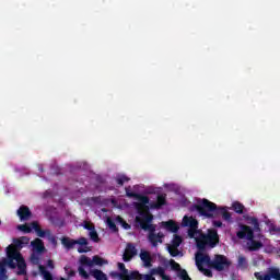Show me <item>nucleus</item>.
<instances>
[{
	"label": "nucleus",
	"mask_w": 280,
	"mask_h": 280,
	"mask_svg": "<svg viewBox=\"0 0 280 280\" xmlns=\"http://www.w3.org/2000/svg\"><path fill=\"white\" fill-rule=\"evenodd\" d=\"M14 270L18 268V275H27V264L21 252L13 245L7 247V258L0 260V280H8V269Z\"/></svg>",
	"instance_id": "obj_1"
},
{
	"label": "nucleus",
	"mask_w": 280,
	"mask_h": 280,
	"mask_svg": "<svg viewBox=\"0 0 280 280\" xmlns=\"http://www.w3.org/2000/svg\"><path fill=\"white\" fill-rule=\"evenodd\" d=\"M196 266L199 272H202L205 277H213V271L211 269L205 268L202 265L206 264L208 268H212V270H217L218 272H222V270H226V268L231 267V261L226 256L217 254L214 258L211 260V256L202 253H198L195 258Z\"/></svg>",
	"instance_id": "obj_2"
},
{
	"label": "nucleus",
	"mask_w": 280,
	"mask_h": 280,
	"mask_svg": "<svg viewBox=\"0 0 280 280\" xmlns=\"http://www.w3.org/2000/svg\"><path fill=\"white\" fill-rule=\"evenodd\" d=\"M190 211H197L199 215L203 218H213L215 215H222L223 220L229 222L231 220V212L225 208H218V205L211 202L209 199H202L201 202L192 205Z\"/></svg>",
	"instance_id": "obj_3"
},
{
	"label": "nucleus",
	"mask_w": 280,
	"mask_h": 280,
	"mask_svg": "<svg viewBox=\"0 0 280 280\" xmlns=\"http://www.w3.org/2000/svg\"><path fill=\"white\" fill-rule=\"evenodd\" d=\"M152 220H154V215H144L143 218L136 217V222L140 224L142 231H149L148 240L153 247L159 246V244H163V237L165 235L163 233L156 234V225L152 224Z\"/></svg>",
	"instance_id": "obj_4"
},
{
	"label": "nucleus",
	"mask_w": 280,
	"mask_h": 280,
	"mask_svg": "<svg viewBox=\"0 0 280 280\" xmlns=\"http://www.w3.org/2000/svg\"><path fill=\"white\" fill-rule=\"evenodd\" d=\"M240 231L236 232V237L238 240H247L248 243V250L250 253H255L264 248V243L260 241L255 240V231L253 228L246 224H240Z\"/></svg>",
	"instance_id": "obj_5"
},
{
	"label": "nucleus",
	"mask_w": 280,
	"mask_h": 280,
	"mask_svg": "<svg viewBox=\"0 0 280 280\" xmlns=\"http://www.w3.org/2000/svg\"><path fill=\"white\" fill-rule=\"evenodd\" d=\"M137 200H139V202L135 203V207L139 213V218H144V215H152L150 214V207L148 205H150V198H148V196H143V195H139L136 196Z\"/></svg>",
	"instance_id": "obj_6"
},
{
	"label": "nucleus",
	"mask_w": 280,
	"mask_h": 280,
	"mask_svg": "<svg viewBox=\"0 0 280 280\" xmlns=\"http://www.w3.org/2000/svg\"><path fill=\"white\" fill-rule=\"evenodd\" d=\"M81 266H88L89 268H93V266H106L108 265V260L102 258L101 256H93L92 259L86 255H82L80 257Z\"/></svg>",
	"instance_id": "obj_7"
},
{
	"label": "nucleus",
	"mask_w": 280,
	"mask_h": 280,
	"mask_svg": "<svg viewBox=\"0 0 280 280\" xmlns=\"http://www.w3.org/2000/svg\"><path fill=\"white\" fill-rule=\"evenodd\" d=\"M203 237L210 248H215L220 244V235H218V230L215 229L208 230V233Z\"/></svg>",
	"instance_id": "obj_8"
},
{
	"label": "nucleus",
	"mask_w": 280,
	"mask_h": 280,
	"mask_svg": "<svg viewBox=\"0 0 280 280\" xmlns=\"http://www.w3.org/2000/svg\"><path fill=\"white\" fill-rule=\"evenodd\" d=\"M183 224L184 226H189L190 230L188 231V235L189 237H194V233L198 231V220L192 217L185 215L183 218Z\"/></svg>",
	"instance_id": "obj_9"
},
{
	"label": "nucleus",
	"mask_w": 280,
	"mask_h": 280,
	"mask_svg": "<svg viewBox=\"0 0 280 280\" xmlns=\"http://www.w3.org/2000/svg\"><path fill=\"white\" fill-rule=\"evenodd\" d=\"M136 255H137V247H135L132 243H128L122 255V261L125 262L132 261V257H135Z\"/></svg>",
	"instance_id": "obj_10"
},
{
	"label": "nucleus",
	"mask_w": 280,
	"mask_h": 280,
	"mask_svg": "<svg viewBox=\"0 0 280 280\" xmlns=\"http://www.w3.org/2000/svg\"><path fill=\"white\" fill-rule=\"evenodd\" d=\"M165 205H167V195L160 194L158 195L156 201H151L149 207L150 209H161L162 207H165Z\"/></svg>",
	"instance_id": "obj_11"
},
{
	"label": "nucleus",
	"mask_w": 280,
	"mask_h": 280,
	"mask_svg": "<svg viewBox=\"0 0 280 280\" xmlns=\"http://www.w3.org/2000/svg\"><path fill=\"white\" fill-rule=\"evenodd\" d=\"M131 279L132 280H156V278H154V275H152L151 270H150V273H147V275L140 273L137 270L131 271Z\"/></svg>",
	"instance_id": "obj_12"
},
{
	"label": "nucleus",
	"mask_w": 280,
	"mask_h": 280,
	"mask_svg": "<svg viewBox=\"0 0 280 280\" xmlns=\"http://www.w3.org/2000/svg\"><path fill=\"white\" fill-rule=\"evenodd\" d=\"M20 220H30L32 218V211L27 206H21L18 210Z\"/></svg>",
	"instance_id": "obj_13"
},
{
	"label": "nucleus",
	"mask_w": 280,
	"mask_h": 280,
	"mask_svg": "<svg viewBox=\"0 0 280 280\" xmlns=\"http://www.w3.org/2000/svg\"><path fill=\"white\" fill-rule=\"evenodd\" d=\"M61 244H62V246H65V248H67V250H71V249L75 248L77 241L69 236H63L61 238Z\"/></svg>",
	"instance_id": "obj_14"
},
{
	"label": "nucleus",
	"mask_w": 280,
	"mask_h": 280,
	"mask_svg": "<svg viewBox=\"0 0 280 280\" xmlns=\"http://www.w3.org/2000/svg\"><path fill=\"white\" fill-rule=\"evenodd\" d=\"M77 245L79 246H85V247H79L78 248V253H89V250H91V248L86 247L89 246V240H86V237H80L79 240H75Z\"/></svg>",
	"instance_id": "obj_15"
},
{
	"label": "nucleus",
	"mask_w": 280,
	"mask_h": 280,
	"mask_svg": "<svg viewBox=\"0 0 280 280\" xmlns=\"http://www.w3.org/2000/svg\"><path fill=\"white\" fill-rule=\"evenodd\" d=\"M140 259L143 261L144 268H151L152 266V256H150L149 252H141Z\"/></svg>",
	"instance_id": "obj_16"
},
{
	"label": "nucleus",
	"mask_w": 280,
	"mask_h": 280,
	"mask_svg": "<svg viewBox=\"0 0 280 280\" xmlns=\"http://www.w3.org/2000/svg\"><path fill=\"white\" fill-rule=\"evenodd\" d=\"M247 224H253L254 229L253 231L255 233H261V228L259 226V220L255 217H247L246 218Z\"/></svg>",
	"instance_id": "obj_17"
},
{
	"label": "nucleus",
	"mask_w": 280,
	"mask_h": 280,
	"mask_svg": "<svg viewBox=\"0 0 280 280\" xmlns=\"http://www.w3.org/2000/svg\"><path fill=\"white\" fill-rule=\"evenodd\" d=\"M162 225L164 226V229H166V231H170L171 233H178V224H176V222H174L173 220L163 222Z\"/></svg>",
	"instance_id": "obj_18"
},
{
	"label": "nucleus",
	"mask_w": 280,
	"mask_h": 280,
	"mask_svg": "<svg viewBox=\"0 0 280 280\" xmlns=\"http://www.w3.org/2000/svg\"><path fill=\"white\" fill-rule=\"evenodd\" d=\"M118 270H120V273H122L126 279L124 280H132V272H129L128 269H126V265L124 262H118L117 264Z\"/></svg>",
	"instance_id": "obj_19"
},
{
	"label": "nucleus",
	"mask_w": 280,
	"mask_h": 280,
	"mask_svg": "<svg viewBox=\"0 0 280 280\" xmlns=\"http://www.w3.org/2000/svg\"><path fill=\"white\" fill-rule=\"evenodd\" d=\"M31 244L36 253L40 254L45 252V245L43 244V241L40 238H36Z\"/></svg>",
	"instance_id": "obj_20"
},
{
	"label": "nucleus",
	"mask_w": 280,
	"mask_h": 280,
	"mask_svg": "<svg viewBox=\"0 0 280 280\" xmlns=\"http://www.w3.org/2000/svg\"><path fill=\"white\" fill-rule=\"evenodd\" d=\"M90 275H92V277L96 280H108V276H106V273L100 269H93L90 271Z\"/></svg>",
	"instance_id": "obj_21"
},
{
	"label": "nucleus",
	"mask_w": 280,
	"mask_h": 280,
	"mask_svg": "<svg viewBox=\"0 0 280 280\" xmlns=\"http://www.w3.org/2000/svg\"><path fill=\"white\" fill-rule=\"evenodd\" d=\"M164 266H171V268L173 270H175L176 272H179V271L183 270L180 268V264L176 262V260H174V259H171L170 261L168 260H164Z\"/></svg>",
	"instance_id": "obj_22"
},
{
	"label": "nucleus",
	"mask_w": 280,
	"mask_h": 280,
	"mask_svg": "<svg viewBox=\"0 0 280 280\" xmlns=\"http://www.w3.org/2000/svg\"><path fill=\"white\" fill-rule=\"evenodd\" d=\"M39 272L43 275L44 280H54V276H51V272H49L45 266L39 265Z\"/></svg>",
	"instance_id": "obj_23"
},
{
	"label": "nucleus",
	"mask_w": 280,
	"mask_h": 280,
	"mask_svg": "<svg viewBox=\"0 0 280 280\" xmlns=\"http://www.w3.org/2000/svg\"><path fill=\"white\" fill-rule=\"evenodd\" d=\"M280 280V270L279 268L271 267L269 268V280Z\"/></svg>",
	"instance_id": "obj_24"
},
{
	"label": "nucleus",
	"mask_w": 280,
	"mask_h": 280,
	"mask_svg": "<svg viewBox=\"0 0 280 280\" xmlns=\"http://www.w3.org/2000/svg\"><path fill=\"white\" fill-rule=\"evenodd\" d=\"M232 209L235 211V213H238V215H242V213H244V206L240 201L233 202Z\"/></svg>",
	"instance_id": "obj_25"
},
{
	"label": "nucleus",
	"mask_w": 280,
	"mask_h": 280,
	"mask_svg": "<svg viewBox=\"0 0 280 280\" xmlns=\"http://www.w3.org/2000/svg\"><path fill=\"white\" fill-rule=\"evenodd\" d=\"M128 182H130V178L126 175H118L116 177V183H117L118 187H124V184L128 183Z\"/></svg>",
	"instance_id": "obj_26"
},
{
	"label": "nucleus",
	"mask_w": 280,
	"mask_h": 280,
	"mask_svg": "<svg viewBox=\"0 0 280 280\" xmlns=\"http://www.w3.org/2000/svg\"><path fill=\"white\" fill-rule=\"evenodd\" d=\"M207 246H209V243H207V238L205 236L197 240V248H199L200 250H205Z\"/></svg>",
	"instance_id": "obj_27"
},
{
	"label": "nucleus",
	"mask_w": 280,
	"mask_h": 280,
	"mask_svg": "<svg viewBox=\"0 0 280 280\" xmlns=\"http://www.w3.org/2000/svg\"><path fill=\"white\" fill-rule=\"evenodd\" d=\"M238 268L242 270H246L248 268V261L246 260V257L244 256H238V262H237Z\"/></svg>",
	"instance_id": "obj_28"
},
{
	"label": "nucleus",
	"mask_w": 280,
	"mask_h": 280,
	"mask_svg": "<svg viewBox=\"0 0 280 280\" xmlns=\"http://www.w3.org/2000/svg\"><path fill=\"white\" fill-rule=\"evenodd\" d=\"M89 236L92 242H95V244L100 243V234H97L95 228L89 233Z\"/></svg>",
	"instance_id": "obj_29"
},
{
	"label": "nucleus",
	"mask_w": 280,
	"mask_h": 280,
	"mask_svg": "<svg viewBox=\"0 0 280 280\" xmlns=\"http://www.w3.org/2000/svg\"><path fill=\"white\" fill-rule=\"evenodd\" d=\"M180 244H183V237H180V235H175L172 240L171 246L178 248V246H180Z\"/></svg>",
	"instance_id": "obj_30"
},
{
	"label": "nucleus",
	"mask_w": 280,
	"mask_h": 280,
	"mask_svg": "<svg viewBox=\"0 0 280 280\" xmlns=\"http://www.w3.org/2000/svg\"><path fill=\"white\" fill-rule=\"evenodd\" d=\"M167 250H168L171 257H178V255H180V250H178V247L168 245Z\"/></svg>",
	"instance_id": "obj_31"
},
{
	"label": "nucleus",
	"mask_w": 280,
	"mask_h": 280,
	"mask_svg": "<svg viewBox=\"0 0 280 280\" xmlns=\"http://www.w3.org/2000/svg\"><path fill=\"white\" fill-rule=\"evenodd\" d=\"M254 277L257 280H270V268L268 269V272L265 276H262L261 272H255Z\"/></svg>",
	"instance_id": "obj_32"
},
{
	"label": "nucleus",
	"mask_w": 280,
	"mask_h": 280,
	"mask_svg": "<svg viewBox=\"0 0 280 280\" xmlns=\"http://www.w3.org/2000/svg\"><path fill=\"white\" fill-rule=\"evenodd\" d=\"M78 272L82 279H89V272L84 269V265L79 266Z\"/></svg>",
	"instance_id": "obj_33"
},
{
	"label": "nucleus",
	"mask_w": 280,
	"mask_h": 280,
	"mask_svg": "<svg viewBox=\"0 0 280 280\" xmlns=\"http://www.w3.org/2000/svg\"><path fill=\"white\" fill-rule=\"evenodd\" d=\"M38 237H45L46 235H51V230H43V229H38L36 232Z\"/></svg>",
	"instance_id": "obj_34"
},
{
	"label": "nucleus",
	"mask_w": 280,
	"mask_h": 280,
	"mask_svg": "<svg viewBox=\"0 0 280 280\" xmlns=\"http://www.w3.org/2000/svg\"><path fill=\"white\" fill-rule=\"evenodd\" d=\"M31 262L34 265V266H38L40 264V257L38 256V254L36 253H33L31 255Z\"/></svg>",
	"instance_id": "obj_35"
},
{
	"label": "nucleus",
	"mask_w": 280,
	"mask_h": 280,
	"mask_svg": "<svg viewBox=\"0 0 280 280\" xmlns=\"http://www.w3.org/2000/svg\"><path fill=\"white\" fill-rule=\"evenodd\" d=\"M109 277H112V279H126V276L118 271H110Z\"/></svg>",
	"instance_id": "obj_36"
},
{
	"label": "nucleus",
	"mask_w": 280,
	"mask_h": 280,
	"mask_svg": "<svg viewBox=\"0 0 280 280\" xmlns=\"http://www.w3.org/2000/svg\"><path fill=\"white\" fill-rule=\"evenodd\" d=\"M164 272H165V268H163V267H158V268L151 269V275H153V276L158 275L159 277H161Z\"/></svg>",
	"instance_id": "obj_37"
},
{
	"label": "nucleus",
	"mask_w": 280,
	"mask_h": 280,
	"mask_svg": "<svg viewBox=\"0 0 280 280\" xmlns=\"http://www.w3.org/2000/svg\"><path fill=\"white\" fill-rule=\"evenodd\" d=\"M178 277L182 280H191V278L189 277V273H187V270L182 269L180 271H178Z\"/></svg>",
	"instance_id": "obj_38"
},
{
	"label": "nucleus",
	"mask_w": 280,
	"mask_h": 280,
	"mask_svg": "<svg viewBox=\"0 0 280 280\" xmlns=\"http://www.w3.org/2000/svg\"><path fill=\"white\" fill-rule=\"evenodd\" d=\"M19 230L23 231V233H32V226L27 224L19 225Z\"/></svg>",
	"instance_id": "obj_39"
},
{
	"label": "nucleus",
	"mask_w": 280,
	"mask_h": 280,
	"mask_svg": "<svg viewBox=\"0 0 280 280\" xmlns=\"http://www.w3.org/2000/svg\"><path fill=\"white\" fill-rule=\"evenodd\" d=\"M52 224L55 226H58L59 229H61V226H65V221L63 220H60L58 218H55L52 219Z\"/></svg>",
	"instance_id": "obj_40"
},
{
	"label": "nucleus",
	"mask_w": 280,
	"mask_h": 280,
	"mask_svg": "<svg viewBox=\"0 0 280 280\" xmlns=\"http://www.w3.org/2000/svg\"><path fill=\"white\" fill-rule=\"evenodd\" d=\"M125 191L128 198H137V196H139V194L130 191V188H125Z\"/></svg>",
	"instance_id": "obj_41"
},
{
	"label": "nucleus",
	"mask_w": 280,
	"mask_h": 280,
	"mask_svg": "<svg viewBox=\"0 0 280 280\" xmlns=\"http://www.w3.org/2000/svg\"><path fill=\"white\" fill-rule=\"evenodd\" d=\"M12 246H14V248L16 250H19L18 248H22L23 247V241L21 238H15L14 240V245H12Z\"/></svg>",
	"instance_id": "obj_42"
},
{
	"label": "nucleus",
	"mask_w": 280,
	"mask_h": 280,
	"mask_svg": "<svg viewBox=\"0 0 280 280\" xmlns=\"http://www.w3.org/2000/svg\"><path fill=\"white\" fill-rule=\"evenodd\" d=\"M107 225L109 226V229L112 230V231H118V229H117V224H115V221H113V220H107Z\"/></svg>",
	"instance_id": "obj_43"
},
{
	"label": "nucleus",
	"mask_w": 280,
	"mask_h": 280,
	"mask_svg": "<svg viewBox=\"0 0 280 280\" xmlns=\"http://www.w3.org/2000/svg\"><path fill=\"white\" fill-rule=\"evenodd\" d=\"M118 220L121 223L122 228H125L126 231H129L130 224H128V222H126V220H124L121 217H118Z\"/></svg>",
	"instance_id": "obj_44"
},
{
	"label": "nucleus",
	"mask_w": 280,
	"mask_h": 280,
	"mask_svg": "<svg viewBox=\"0 0 280 280\" xmlns=\"http://www.w3.org/2000/svg\"><path fill=\"white\" fill-rule=\"evenodd\" d=\"M33 229V231H35V233L38 232V230L40 229V225L38 224V222H32L31 223V230Z\"/></svg>",
	"instance_id": "obj_45"
},
{
	"label": "nucleus",
	"mask_w": 280,
	"mask_h": 280,
	"mask_svg": "<svg viewBox=\"0 0 280 280\" xmlns=\"http://www.w3.org/2000/svg\"><path fill=\"white\" fill-rule=\"evenodd\" d=\"M84 229L86 230V231H94V229H95V225H93V224H91V223H89V222H85L84 223Z\"/></svg>",
	"instance_id": "obj_46"
},
{
	"label": "nucleus",
	"mask_w": 280,
	"mask_h": 280,
	"mask_svg": "<svg viewBox=\"0 0 280 280\" xmlns=\"http://www.w3.org/2000/svg\"><path fill=\"white\" fill-rule=\"evenodd\" d=\"M47 237L49 242L54 244V246L58 245V241L56 240V236L51 235V232H50V235H48Z\"/></svg>",
	"instance_id": "obj_47"
},
{
	"label": "nucleus",
	"mask_w": 280,
	"mask_h": 280,
	"mask_svg": "<svg viewBox=\"0 0 280 280\" xmlns=\"http://www.w3.org/2000/svg\"><path fill=\"white\" fill-rule=\"evenodd\" d=\"M212 224H213V226H215L217 229H221V226H222V221H213Z\"/></svg>",
	"instance_id": "obj_48"
},
{
	"label": "nucleus",
	"mask_w": 280,
	"mask_h": 280,
	"mask_svg": "<svg viewBox=\"0 0 280 280\" xmlns=\"http://www.w3.org/2000/svg\"><path fill=\"white\" fill-rule=\"evenodd\" d=\"M47 266H48V268H50L51 270H54V268H55V266H54V260L49 259V260L47 261Z\"/></svg>",
	"instance_id": "obj_49"
},
{
	"label": "nucleus",
	"mask_w": 280,
	"mask_h": 280,
	"mask_svg": "<svg viewBox=\"0 0 280 280\" xmlns=\"http://www.w3.org/2000/svg\"><path fill=\"white\" fill-rule=\"evenodd\" d=\"M68 275V279H72V277H75V270H70V272L67 273Z\"/></svg>",
	"instance_id": "obj_50"
},
{
	"label": "nucleus",
	"mask_w": 280,
	"mask_h": 280,
	"mask_svg": "<svg viewBox=\"0 0 280 280\" xmlns=\"http://www.w3.org/2000/svg\"><path fill=\"white\" fill-rule=\"evenodd\" d=\"M162 280H172V278H170V276L165 275V272L161 276Z\"/></svg>",
	"instance_id": "obj_51"
},
{
	"label": "nucleus",
	"mask_w": 280,
	"mask_h": 280,
	"mask_svg": "<svg viewBox=\"0 0 280 280\" xmlns=\"http://www.w3.org/2000/svg\"><path fill=\"white\" fill-rule=\"evenodd\" d=\"M63 270H65V272L68 275V272H70V270H71V267L66 266V267L63 268Z\"/></svg>",
	"instance_id": "obj_52"
},
{
	"label": "nucleus",
	"mask_w": 280,
	"mask_h": 280,
	"mask_svg": "<svg viewBox=\"0 0 280 280\" xmlns=\"http://www.w3.org/2000/svg\"><path fill=\"white\" fill-rule=\"evenodd\" d=\"M273 231L280 234V228H273Z\"/></svg>",
	"instance_id": "obj_53"
},
{
	"label": "nucleus",
	"mask_w": 280,
	"mask_h": 280,
	"mask_svg": "<svg viewBox=\"0 0 280 280\" xmlns=\"http://www.w3.org/2000/svg\"><path fill=\"white\" fill-rule=\"evenodd\" d=\"M59 280H67L66 278H60Z\"/></svg>",
	"instance_id": "obj_54"
},
{
	"label": "nucleus",
	"mask_w": 280,
	"mask_h": 280,
	"mask_svg": "<svg viewBox=\"0 0 280 280\" xmlns=\"http://www.w3.org/2000/svg\"><path fill=\"white\" fill-rule=\"evenodd\" d=\"M0 224H1V221H0Z\"/></svg>",
	"instance_id": "obj_55"
}]
</instances>
